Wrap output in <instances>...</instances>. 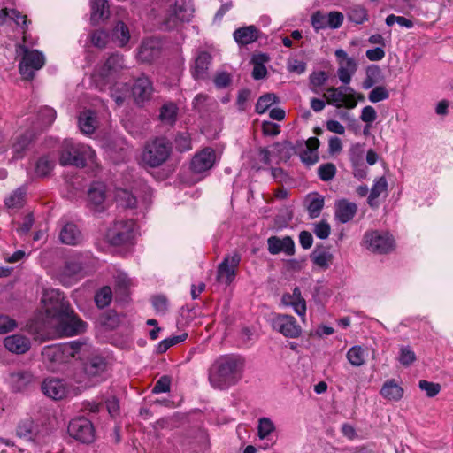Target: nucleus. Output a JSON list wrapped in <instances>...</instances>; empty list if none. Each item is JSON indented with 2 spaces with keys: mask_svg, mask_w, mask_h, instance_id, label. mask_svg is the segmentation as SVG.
<instances>
[{
  "mask_svg": "<svg viewBox=\"0 0 453 453\" xmlns=\"http://www.w3.org/2000/svg\"><path fill=\"white\" fill-rule=\"evenodd\" d=\"M242 371L243 361L239 356H220L209 369L210 384L216 389H227L241 380Z\"/></svg>",
  "mask_w": 453,
  "mask_h": 453,
  "instance_id": "obj_1",
  "label": "nucleus"
},
{
  "mask_svg": "<svg viewBox=\"0 0 453 453\" xmlns=\"http://www.w3.org/2000/svg\"><path fill=\"white\" fill-rule=\"evenodd\" d=\"M90 353V344L73 341L46 346L42 349V356L48 369L54 372L59 369L60 365L70 363L73 359L82 360Z\"/></svg>",
  "mask_w": 453,
  "mask_h": 453,
  "instance_id": "obj_2",
  "label": "nucleus"
},
{
  "mask_svg": "<svg viewBox=\"0 0 453 453\" xmlns=\"http://www.w3.org/2000/svg\"><path fill=\"white\" fill-rule=\"evenodd\" d=\"M61 165L85 167L96 165V153L90 146L79 143L73 140H65L59 155Z\"/></svg>",
  "mask_w": 453,
  "mask_h": 453,
  "instance_id": "obj_3",
  "label": "nucleus"
},
{
  "mask_svg": "<svg viewBox=\"0 0 453 453\" xmlns=\"http://www.w3.org/2000/svg\"><path fill=\"white\" fill-rule=\"evenodd\" d=\"M324 97L327 104L346 109H354L358 102L365 101L364 95L356 92L349 86L329 88L324 94Z\"/></svg>",
  "mask_w": 453,
  "mask_h": 453,
  "instance_id": "obj_4",
  "label": "nucleus"
},
{
  "mask_svg": "<svg viewBox=\"0 0 453 453\" xmlns=\"http://www.w3.org/2000/svg\"><path fill=\"white\" fill-rule=\"evenodd\" d=\"M16 51L22 54L19 63V73L26 80L34 78L35 73L40 70L45 64V57L42 51L37 50H29L28 47L17 44Z\"/></svg>",
  "mask_w": 453,
  "mask_h": 453,
  "instance_id": "obj_5",
  "label": "nucleus"
},
{
  "mask_svg": "<svg viewBox=\"0 0 453 453\" xmlns=\"http://www.w3.org/2000/svg\"><path fill=\"white\" fill-rule=\"evenodd\" d=\"M85 257L75 254L68 258L65 265L57 273L58 280L65 287H70L85 277Z\"/></svg>",
  "mask_w": 453,
  "mask_h": 453,
  "instance_id": "obj_6",
  "label": "nucleus"
},
{
  "mask_svg": "<svg viewBox=\"0 0 453 453\" xmlns=\"http://www.w3.org/2000/svg\"><path fill=\"white\" fill-rule=\"evenodd\" d=\"M138 234L136 223L133 220L118 219L106 232V239L112 245L132 242Z\"/></svg>",
  "mask_w": 453,
  "mask_h": 453,
  "instance_id": "obj_7",
  "label": "nucleus"
},
{
  "mask_svg": "<svg viewBox=\"0 0 453 453\" xmlns=\"http://www.w3.org/2000/svg\"><path fill=\"white\" fill-rule=\"evenodd\" d=\"M172 151L171 143L164 138H156L144 148L142 160L144 164L156 167L167 160Z\"/></svg>",
  "mask_w": 453,
  "mask_h": 453,
  "instance_id": "obj_8",
  "label": "nucleus"
},
{
  "mask_svg": "<svg viewBox=\"0 0 453 453\" xmlns=\"http://www.w3.org/2000/svg\"><path fill=\"white\" fill-rule=\"evenodd\" d=\"M125 66L123 57L113 54L108 58L105 63L95 70L93 81L101 90L106 84L111 83L117 77L118 73Z\"/></svg>",
  "mask_w": 453,
  "mask_h": 453,
  "instance_id": "obj_9",
  "label": "nucleus"
},
{
  "mask_svg": "<svg viewBox=\"0 0 453 453\" xmlns=\"http://www.w3.org/2000/svg\"><path fill=\"white\" fill-rule=\"evenodd\" d=\"M363 246L373 253L386 254L394 250L395 239L387 231L370 230L364 234Z\"/></svg>",
  "mask_w": 453,
  "mask_h": 453,
  "instance_id": "obj_10",
  "label": "nucleus"
},
{
  "mask_svg": "<svg viewBox=\"0 0 453 453\" xmlns=\"http://www.w3.org/2000/svg\"><path fill=\"white\" fill-rule=\"evenodd\" d=\"M194 9L191 0H175L169 4V9L165 17L164 23L166 28L173 29L178 27L180 22L188 21Z\"/></svg>",
  "mask_w": 453,
  "mask_h": 453,
  "instance_id": "obj_11",
  "label": "nucleus"
},
{
  "mask_svg": "<svg viewBox=\"0 0 453 453\" xmlns=\"http://www.w3.org/2000/svg\"><path fill=\"white\" fill-rule=\"evenodd\" d=\"M42 303L47 317L53 320L70 308L64 294L55 288L44 289Z\"/></svg>",
  "mask_w": 453,
  "mask_h": 453,
  "instance_id": "obj_12",
  "label": "nucleus"
},
{
  "mask_svg": "<svg viewBox=\"0 0 453 453\" xmlns=\"http://www.w3.org/2000/svg\"><path fill=\"white\" fill-rule=\"evenodd\" d=\"M56 331L65 336H73L85 331L86 324L68 308L54 319Z\"/></svg>",
  "mask_w": 453,
  "mask_h": 453,
  "instance_id": "obj_13",
  "label": "nucleus"
},
{
  "mask_svg": "<svg viewBox=\"0 0 453 453\" xmlns=\"http://www.w3.org/2000/svg\"><path fill=\"white\" fill-rule=\"evenodd\" d=\"M68 434L82 443H90L95 439V430L91 421L83 417L75 418L69 422Z\"/></svg>",
  "mask_w": 453,
  "mask_h": 453,
  "instance_id": "obj_14",
  "label": "nucleus"
},
{
  "mask_svg": "<svg viewBox=\"0 0 453 453\" xmlns=\"http://www.w3.org/2000/svg\"><path fill=\"white\" fill-rule=\"evenodd\" d=\"M334 54L338 64V78L342 84L348 85L357 70V62L355 58L349 57L342 49L336 50Z\"/></svg>",
  "mask_w": 453,
  "mask_h": 453,
  "instance_id": "obj_15",
  "label": "nucleus"
},
{
  "mask_svg": "<svg viewBox=\"0 0 453 453\" xmlns=\"http://www.w3.org/2000/svg\"><path fill=\"white\" fill-rule=\"evenodd\" d=\"M273 329L280 333L287 338H298L302 328L296 319L290 315L277 314L272 319Z\"/></svg>",
  "mask_w": 453,
  "mask_h": 453,
  "instance_id": "obj_16",
  "label": "nucleus"
},
{
  "mask_svg": "<svg viewBox=\"0 0 453 453\" xmlns=\"http://www.w3.org/2000/svg\"><path fill=\"white\" fill-rule=\"evenodd\" d=\"M111 198V193L107 190L103 182H93L88 191V200L89 206L96 211H104Z\"/></svg>",
  "mask_w": 453,
  "mask_h": 453,
  "instance_id": "obj_17",
  "label": "nucleus"
},
{
  "mask_svg": "<svg viewBox=\"0 0 453 453\" xmlns=\"http://www.w3.org/2000/svg\"><path fill=\"white\" fill-rule=\"evenodd\" d=\"M42 390L45 395L54 400H61L71 394V388L64 380L54 378L44 380Z\"/></svg>",
  "mask_w": 453,
  "mask_h": 453,
  "instance_id": "obj_18",
  "label": "nucleus"
},
{
  "mask_svg": "<svg viewBox=\"0 0 453 453\" xmlns=\"http://www.w3.org/2000/svg\"><path fill=\"white\" fill-rule=\"evenodd\" d=\"M241 261L238 254H233L226 257L218 269V280L226 285L230 284L235 278V270Z\"/></svg>",
  "mask_w": 453,
  "mask_h": 453,
  "instance_id": "obj_19",
  "label": "nucleus"
},
{
  "mask_svg": "<svg viewBox=\"0 0 453 453\" xmlns=\"http://www.w3.org/2000/svg\"><path fill=\"white\" fill-rule=\"evenodd\" d=\"M93 348L91 347V353L81 361L88 360L84 363V372L90 379V384L96 383L103 380V374L106 368L104 360L100 357H92Z\"/></svg>",
  "mask_w": 453,
  "mask_h": 453,
  "instance_id": "obj_20",
  "label": "nucleus"
},
{
  "mask_svg": "<svg viewBox=\"0 0 453 453\" xmlns=\"http://www.w3.org/2000/svg\"><path fill=\"white\" fill-rule=\"evenodd\" d=\"M215 162V150L211 148H205L194 156L191 161V169L195 173H201L210 170Z\"/></svg>",
  "mask_w": 453,
  "mask_h": 453,
  "instance_id": "obj_21",
  "label": "nucleus"
},
{
  "mask_svg": "<svg viewBox=\"0 0 453 453\" xmlns=\"http://www.w3.org/2000/svg\"><path fill=\"white\" fill-rule=\"evenodd\" d=\"M3 344L8 351L18 355L27 352L31 348L30 339L20 334L6 336Z\"/></svg>",
  "mask_w": 453,
  "mask_h": 453,
  "instance_id": "obj_22",
  "label": "nucleus"
},
{
  "mask_svg": "<svg viewBox=\"0 0 453 453\" xmlns=\"http://www.w3.org/2000/svg\"><path fill=\"white\" fill-rule=\"evenodd\" d=\"M33 375L24 370L12 371L5 377V382L13 392H21L32 381Z\"/></svg>",
  "mask_w": 453,
  "mask_h": 453,
  "instance_id": "obj_23",
  "label": "nucleus"
},
{
  "mask_svg": "<svg viewBox=\"0 0 453 453\" xmlns=\"http://www.w3.org/2000/svg\"><path fill=\"white\" fill-rule=\"evenodd\" d=\"M268 251L272 255H277L284 252L287 256H292L295 253V243L291 237L271 236L267 239Z\"/></svg>",
  "mask_w": 453,
  "mask_h": 453,
  "instance_id": "obj_24",
  "label": "nucleus"
},
{
  "mask_svg": "<svg viewBox=\"0 0 453 453\" xmlns=\"http://www.w3.org/2000/svg\"><path fill=\"white\" fill-rule=\"evenodd\" d=\"M282 303L286 306H291L294 311L302 319V321H305L306 316V302L302 297L301 291L299 288H294L292 294H285L282 296Z\"/></svg>",
  "mask_w": 453,
  "mask_h": 453,
  "instance_id": "obj_25",
  "label": "nucleus"
},
{
  "mask_svg": "<svg viewBox=\"0 0 453 453\" xmlns=\"http://www.w3.org/2000/svg\"><path fill=\"white\" fill-rule=\"evenodd\" d=\"M83 234L79 227L72 222L65 223L59 231V240L66 245H79L83 242Z\"/></svg>",
  "mask_w": 453,
  "mask_h": 453,
  "instance_id": "obj_26",
  "label": "nucleus"
},
{
  "mask_svg": "<svg viewBox=\"0 0 453 453\" xmlns=\"http://www.w3.org/2000/svg\"><path fill=\"white\" fill-rule=\"evenodd\" d=\"M160 52V42L156 38H147L139 47L137 58L142 62H151Z\"/></svg>",
  "mask_w": 453,
  "mask_h": 453,
  "instance_id": "obj_27",
  "label": "nucleus"
},
{
  "mask_svg": "<svg viewBox=\"0 0 453 453\" xmlns=\"http://www.w3.org/2000/svg\"><path fill=\"white\" fill-rule=\"evenodd\" d=\"M357 211V206L355 203L349 202L346 199H342L335 203L334 216L337 221L344 224L354 218Z\"/></svg>",
  "mask_w": 453,
  "mask_h": 453,
  "instance_id": "obj_28",
  "label": "nucleus"
},
{
  "mask_svg": "<svg viewBox=\"0 0 453 453\" xmlns=\"http://www.w3.org/2000/svg\"><path fill=\"white\" fill-rule=\"evenodd\" d=\"M151 81L147 77H140L136 80L132 88V95L137 104L148 100L152 93Z\"/></svg>",
  "mask_w": 453,
  "mask_h": 453,
  "instance_id": "obj_29",
  "label": "nucleus"
},
{
  "mask_svg": "<svg viewBox=\"0 0 453 453\" xmlns=\"http://www.w3.org/2000/svg\"><path fill=\"white\" fill-rule=\"evenodd\" d=\"M131 39L128 26L122 20L115 23L111 32V40L119 47H126Z\"/></svg>",
  "mask_w": 453,
  "mask_h": 453,
  "instance_id": "obj_30",
  "label": "nucleus"
},
{
  "mask_svg": "<svg viewBox=\"0 0 453 453\" xmlns=\"http://www.w3.org/2000/svg\"><path fill=\"white\" fill-rule=\"evenodd\" d=\"M110 7L107 0H91L90 20L96 25L109 18Z\"/></svg>",
  "mask_w": 453,
  "mask_h": 453,
  "instance_id": "obj_31",
  "label": "nucleus"
},
{
  "mask_svg": "<svg viewBox=\"0 0 453 453\" xmlns=\"http://www.w3.org/2000/svg\"><path fill=\"white\" fill-rule=\"evenodd\" d=\"M380 393L388 401L398 402L403 398L404 390L399 383L392 379L384 382Z\"/></svg>",
  "mask_w": 453,
  "mask_h": 453,
  "instance_id": "obj_32",
  "label": "nucleus"
},
{
  "mask_svg": "<svg viewBox=\"0 0 453 453\" xmlns=\"http://www.w3.org/2000/svg\"><path fill=\"white\" fill-rule=\"evenodd\" d=\"M211 61V56L207 52H200L195 60L192 74L196 80H204Z\"/></svg>",
  "mask_w": 453,
  "mask_h": 453,
  "instance_id": "obj_33",
  "label": "nucleus"
},
{
  "mask_svg": "<svg viewBox=\"0 0 453 453\" xmlns=\"http://www.w3.org/2000/svg\"><path fill=\"white\" fill-rule=\"evenodd\" d=\"M257 29L254 26H248L236 29L234 38L239 45H247L257 39Z\"/></svg>",
  "mask_w": 453,
  "mask_h": 453,
  "instance_id": "obj_34",
  "label": "nucleus"
},
{
  "mask_svg": "<svg viewBox=\"0 0 453 453\" xmlns=\"http://www.w3.org/2000/svg\"><path fill=\"white\" fill-rule=\"evenodd\" d=\"M78 124L83 134H92L96 127L95 112L90 110L82 111L79 116Z\"/></svg>",
  "mask_w": 453,
  "mask_h": 453,
  "instance_id": "obj_35",
  "label": "nucleus"
},
{
  "mask_svg": "<svg viewBox=\"0 0 453 453\" xmlns=\"http://www.w3.org/2000/svg\"><path fill=\"white\" fill-rule=\"evenodd\" d=\"M305 203L311 219L317 218L324 207V197L318 193H311L306 196Z\"/></svg>",
  "mask_w": 453,
  "mask_h": 453,
  "instance_id": "obj_36",
  "label": "nucleus"
},
{
  "mask_svg": "<svg viewBox=\"0 0 453 453\" xmlns=\"http://www.w3.org/2000/svg\"><path fill=\"white\" fill-rule=\"evenodd\" d=\"M112 273L116 292L126 294L134 285V280L128 277L125 272L115 268Z\"/></svg>",
  "mask_w": 453,
  "mask_h": 453,
  "instance_id": "obj_37",
  "label": "nucleus"
},
{
  "mask_svg": "<svg viewBox=\"0 0 453 453\" xmlns=\"http://www.w3.org/2000/svg\"><path fill=\"white\" fill-rule=\"evenodd\" d=\"M388 189V182L384 177L374 180L370 195L368 196V203L372 207L378 205V198Z\"/></svg>",
  "mask_w": 453,
  "mask_h": 453,
  "instance_id": "obj_38",
  "label": "nucleus"
},
{
  "mask_svg": "<svg viewBox=\"0 0 453 453\" xmlns=\"http://www.w3.org/2000/svg\"><path fill=\"white\" fill-rule=\"evenodd\" d=\"M368 352L365 349L359 345L351 347L346 354L348 361L353 366H361L365 365Z\"/></svg>",
  "mask_w": 453,
  "mask_h": 453,
  "instance_id": "obj_39",
  "label": "nucleus"
},
{
  "mask_svg": "<svg viewBox=\"0 0 453 453\" xmlns=\"http://www.w3.org/2000/svg\"><path fill=\"white\" fill-rule=\"evenodd\" d=\"M268 57L265 54L254 55L252 58L253 71L252 77L255 80H260L266 76L267 70L265 63L268 61Z\"/></svg>",
  "mask_w": 453,
  "mask_h": 453,
  "instance_id": "obj_40",
  "label": "nucleus"
},
{
  "mask_svg": "<svg viewBox=\"0 0 453 453\" xmlns=\"http://www.w3.org/2000/svg\"><path fill=\"white\" fill-rule=\"evenodd\" d=\"M26 194L27 187H19L4 199L5 205L12 209L21 207L24 203Z\"/></svg>",
  "mask_w": 453,
  "mask_h": 453,
  "instance_id": "obj_41",
  "label": "nucleus"
},
{
  "mask_svg": "<svg viewBox=\"0 0 453 453\" xmlns=\"http://www.w3.org/2000/svg\"><path fill=\"white\" fill-rule=\"evenodd\" d=\"M33 138L32 134H27L20 137H17L12 145V160H18L23 157V153Z\"/></svg>",
  "mask_w": 453,
  "mask_h": 453,
  "instance_id": "obj_42",
  "label": "nucleus"
},
{
  "mask_svg": "<svg viewBox=\"0 0 453 453\" xmlns=\"http://www.w3.org/2000/svg\"><path fill=\"white\" fill-rule=\"evenodd\" d=\"M57 113L53 108L49 106L41 107L37 114V128L49 127L54 122Z\"/></svg>",
  "mask_w": 453,
  "mask_h": 453,
  "instance_id": "obj_43",
  "label": "nucleus"
},
{
  "mask_svg": "<svg viewBox=\"0 0 453 453\" xmlns=\"http://www.w3.org/2000/svg\"><path fill=\"white\" fill-rule=\"evenodd\" d=\"M7 19H11L19 26L21 25L23 29L27 24L26 16L20 14L18 11L14 9L8 10L7 8L0 9V25L5 23Z\"/></svg>",
  "mask_w": 453,
  "mask_h": 453,
  "instance_id": "obj_44",
  "label": "nucleus"
},
{
  "mask_svg": "<svg viewBox=\"0 0 453 453\" xmlns=\"http://www.w3.org/2000/svg\"><path fill=\"white\" fill-rule=\"evenodd\" d=\"M311 258L315 265L327 269L332 263L333 255L325 250H316L312 252Z\"/></svg>",
  "mask_w": 453,
  "mask_h": 453,
  "instance_id": "obj_45",
  "label": "nucleus"
},
{
  "mask_svg": "<svg viewBox=\"0 0 453 453\" xmlns=\"http://www.w3.org/2000/svg\"><path fill=\"white\" fill-rule=\"evenodd\" d=\"M114 200L122 206L133 208L137 203V197L127 189L117 188L114 193Z\"/></svg>",
  "mask_w": 453,
  "mask_h": 453,
  "instance_id": "obj_46",
  "label": "nucleus"
},
{
  "mask_svg": "<svg viewBox=\"0 0 453 453\" xmlns=\"http://www.w3.org/2000/svg\"><path fill=\"white\" fill-rule=\"evenodd\" d=\"M274 423L269 418H261L257 421V436L260 440H268L275 431Z\"/></svg>",
  "mask_w": 453,
  "mask_h": 453,
  "instance_id": "obj_47",
  "label": "nucleus"
},
{
  "mask_svg": "<svg viewBox=\"0 0 453 453\" xmlns=\"http://www.w3.org/2000/svg\"><path fill=\"white\" fill-rule=\"evenodd\" d=\"M112 300V290L109 286L99 288L95 295V302L98 308L108 306Z\"/></svg>",
  "mask_w": 453,
  "mask_h": 453,
  "instance_id": "obj_48",
  "label": "nucleus"
},
{
  "mask_svg": "<svg viewBox=\"0 0 453 453\" xmlns=\"http://www.w3.org/2000/svg\"><path fill=\"white\" fill-rule=\"evenodd\" d=\"M54 165V160L50 159L49 156L40 157L35 164V175L38 177L48 175L52 171Z\"/></svg>",
  "mask_w": 453,
  "mask_h": 453,
  "instance_id": "obj_49",
  "label": "nucleus"
},
{
  "mask_svg": "<svg viewBox=\"0 0 453 453\" xmlns=\"http://www.w3.org/2000/svg\"><path fill=\"white\" fill-rule=\"evenodd\" d=\"M380 70L377 65H370L366 69V75L362 82V88L365 90L372 88L378 82Z\"/></svg>",
  "mask_w": 453,
  "mask_h": 453,
  "instance_id": "obj_50",
  "label": "nucleus"
},
{
  "mask_svg": "<svg viewBox=\"0 0 453 453\" xmlns=\"http://www.w3.org/2000/svg\"><path fill=\"white\" fill-rule=\"evenodd\" d=\"M277 102V96L273 93L261 96L256 104V111L258 114L265 113L273 104Z\"/></svg>",
  "mask_w": 453,
  "mask_h": 453,
  "instance_id": "obj_51",
  "label": "nucleus"
},
{
  "mask_svg": "<svg viewBox=\"0 0 453 453\" xmlns=\"http://www.w3.org/2000/svg\"><path fill=\"white\" fill-rule=\"evenodd\" d=\"M311 25L316 31L329 28L328 15L318 11L311 16Z\"/></svg>",
  "mask_w": 453,
  "mask_h": 453,
  "instance_id": "obj_52",
  "label": "nucleus"
},
{
  "mask_svg": "<svg viewBox=\"0 0 453 453\" xmlns=\"http://www.w3.org/2000/svg\"><path fill=\"white\" fill-rule=\"evenodd\" d=\"M365 154V144L357 142L351 144L349 150V158L350 163H358L364 161Z\"/></svg>",
  "mask_w": 453,
  "mask_h": 453,
  "instance_id": "obj_53",
  "label": "nucleus"
},
{
  "mask_svg": "<svg viewBox=\"0 0 453 453\" xmlns=\"http://www.w3.org/2000/svg\"><path fill=\"white\" fill-rule=\"evenodd\" d=\"M177 107L174 104L169 103L162 106L160 119L162 121L173 123L175 120Z\"/></svg>",
  "mask_w": 453,
  "mask_h": 453,
  "instance_id": "obj_54",
  "label": "nucleus"
},
{
  "mask_svg": "<svg viewBox=\"0 0 453 453\" xmlns=\"http://www.w3.org/2000/svg\"><path fill=\"white\" fill-rule=\"evenodd\" d=\"M388 97L389 92L383 86H377L373 88L368 95L369 101L373 104L384 101Z\"/></svg>",
  "mask_w": 453,
  "mask_h": 453,
  "instance_id": "obj_55",
  "label": "nucleus"
},
{
  "mask_svg": "<svg viewBox=\"0 0 453 453\" xmlns=\"http://www.w3.org/2000/svg\"><path fill=\"white\" fill-rule=\"evenodd\" d=\"M418 387L428 397H434L441 391V385L439 383L431 382L426 380H419Z\"/></svg>",
  "mask_w": 453,
  "mask_h": 453,
  "instance_id": "obj_56",
  "label": "nucleus"
},
{
  "mask_svg": "<svg viewBox=\"0 0 453 453\" xmlns=\"http://www.w3.org/2000/svg\"><path fill=\"white\" fill-rule=\"evenodd\" d=\"M336 173V167L332 163L321 165L318 169L319 178L324 181H328L334 179Z\"/></svg>",
  "mask_w": 453,
  "mask_h": 453,
  "instance_id": "obj_57",
  "label": "nucleus"
},
{
  "mask_svg": "<svg viewBox=\"0 0 453 453\" xmlns=\"http://www.w3.org/2000/svg\"><path fill=\"white\" fill-rule=\"evenodd\" d=\"M152 305L157 314H165L169 308L168 299L163 295H157L151 298Z\"/></svg>",
  "mask_w": 453,
  "mask_h": 453,
  "instance_id": "obj_58",
  "label": "nucleus"
},
{
  "mask_svg": "<svg viewBox=\"0 0 453 453\" xmlns=\"http://www.w3.org/2000/svg\"><path fill=\"white\" fill-rule=\"evenodd\" d=\"M18 327V323L15 319L8 315L0 314V334H4L13 331Z\"/></svg>",
  "mask_w": 453,
  "mask_h": 453,
  "instance_id": "obj_59",
  "label": "nucleus"
},
{
  "mask_svg": "<svg viewBox=\"0 0 453 453\" xmlns=\"http://www.w3.org/2000/svg\"><path fill=\"white\" fill-rule=\"evenodd\" d=\"M386 24L389 27L393 26L395 23H397L400 27L405 28H412L414 27V23L412 20L406 19L403 16H396L395 14H390L386 18Z\"/></svg>",
  "mask_w": 453,
  "mask_h": 453,
  "instance_id": "obj_60",
  "label": "nucleus"
},
{
  "mask_svg": "<svg viewBox=\"0 0 453 453\" xmlns=\"http://www.w3.org/2000/svg\"><path fill=\"white\" fill-rule=\"evenodd\" d=\"M109 35L104 30L95 31L90 37L91 43L97 48H104L109 42Z\"/></svg>",
  "mask_w": 453,
  "mask_h": 453,
  "instance_id": "obj_61",
  "label": "nucleus"
},
{
  "mask_svg": "<svg viewBox=\"0 0 453 453\" xmlns=\"http://www.w3.org/2000/svg\"><path fill=\"white\" fill-rule=\"evenodd\" d=\"M399 362L403 365H410L416 360V355L413 350L408 346L401 347L398 357Z\"/></svg>",
  "mask_w": 453,
  "mask_h": 453,
  "instance_id": "obj_62",
  "label": "nucleus"
},
{
  "mask_svg": "<svg viewBox=\"0 0 453 453\" xmlns=\"http://www.w3.org/2000/svg\"><path fill=\"white\" fill-rule=\"evenodd\" d=\"M313 232L318 238L325 240L330 235L331 227L327 222L322 220L314 224Z\"/></svg>",
  "mask_w": 453,
  "mask_h": 453,
  "instance_id": "obj_63",
  "label": "nucleus"
},
{
  "mask_svg": "<svg viewBox=\"0 0 453 453\" xmlns=\"http://www.w3.org/2000/svg\"><path fill=\"white\" fill-rule=\"evenodd\" d=\"M327 80V75L325 72L320 71L313 73L310 77V82L313 92L318 93V88H320Z\"/></svg>",
  "mask_w": 453,
  "mask_h": 453,
  "instance_id": "obj_64",
  "label": "nucleus"
}]
</instances>
